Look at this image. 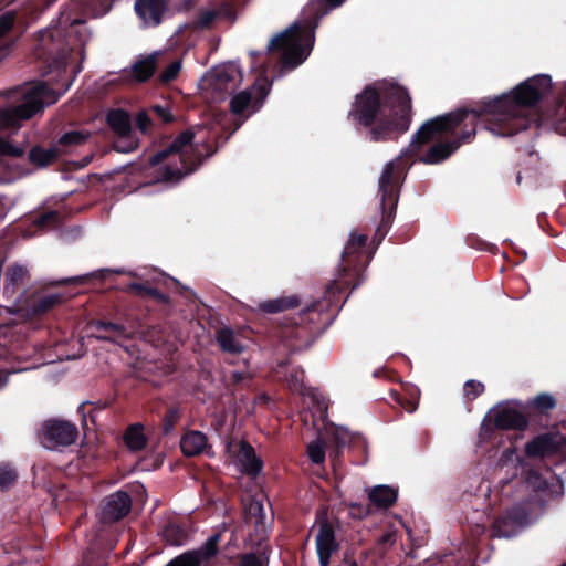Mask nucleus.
I'll return each mask as SVG.
<instances>
[{"mask_svg":"<svg viewBox=\"0 0 566 566\" xmlns=\"http://www.w3.org/2000/svg\"><path fill=\"white\" fill-rule=\"evenodd\" d=\"M87 405H91V402H83L78 407V412L82 413L84 420L86 419L85 407Z\"/></svg>","mask_w":566,"mask_h":566,"instance_id":"57","label":"nucleus"},{"mask_svg":"<svg viewBox=\"0 0 566 566\" xmlns=\"http://www.w3.org/2000/svg\"><path fill=\"white\" fill-rule=\"evenodd\" d=\"M216 339L220 348L230 354H239L243 350V346L235 337L230 327H221L217 331Z\"/></svg>","mask_w":566,"mask_h":566,"instance_id":"28","label":"nucleus"},{"mask_svg":"<svg viewBox=\"0 0 566 566\" xmlns=\"http://www.w3.org/2000/svg\"><path fill=\"white\" fill-rule=\"evenodd\" d=\"M148 284L145 283H138L133 282L128 285V291L135 293L138 296H145L147 291Z\"/></svg>","mask_w":566,"mask_h":566,"instance_id":"53","label":"nucleus"},{"mask_svg":"<svg viewBox=\"0 0 566 566\" xmlns=\"http://www.w3.org/2000/svg\"><path fill=\"white\" fill-rule=\"evenodd\" d=\"M209 85L219 94H232L242 82L241 70L233 63L216 67L210 74Z\"/></svg>","mask_w":566,"mask_h":566,"instance_id":"17","label":"nucleus"},{"mask_svg":"<svg viewBox=\"0 0 566 566\" xmlns=\"http://www.w3.org/2000/svg\"><path fill=\"white\" fill-rule=\"evenodd\" d=\"M348 117L355 124L369 128L371 142L394 140L410 127L411 96L396 81H376L355 96Z\"/></svg>","mask_w":566,"mask_h":566,"instance_id":"2","label":"nucleus"},{"mask_svg":"<svg viewBox=\"0 0 566 566\" xmlns=\"http://www.w3.org/2000/svg\"><path fill=\"white\" fill-rule=\"evenodd\" d=\"M151 125V119L147 113L142 112L136 117V126L143 133L146 134Z\"/></svg>","mask_w":566,"mask_h":566,"instance_id":"51","label":"nucleus"},{"mask_svg":"<svg viewBox=\"0 0 566 566\" xmlns=\"http://www.w3.org/2000/svg\"><path fill=\"white\" fill-rule=\"evenodd\" d=\"M300 305L296 296H284L275 300H269L260 304V308L265 313H279L285 310L295 308Z\"/></svg>","mask_w":566,"mask_h":566,"instance_id":"31","label":"nucleus"},{"mask_svg":"<svg viewBox=\"0 0 566 566\" xmlns=\"http://www.w3.org/2000/svg\"><path fill=\"white\" fill-rule=\"evenodd\" d=\"M325 1L331 8H337L345 2V0H325Z\"/></svg>","mask_w":566,"mask_h":566,"instance_id":"56","label":"nucleus"},{"mask_svg":"<svg viewBox=\"0 0 566 566\" xmlns=\"http://www.w3.org/2000/svg\"><path fill=\"white\" fill-rule=\"evenodd\" d=\"M325 449L326 443L323 440L317 439L315 441H312L307 446V454L311 461L315 464L323 463L325 461Z\"/></svg>","mask_w":566,"mask_h":566,"instance_id":"39","label":"nucleus"},{"mask_svg":"<svg viewBox=\"0 0 566 566\" xmlns=\"http://www.w3.org/2000/svg\"><path fill=\"white\" fill-rule=\"evenodd\" d=\"M130 324L138 325L136 337L151 344H157L163 340V332L159 326H146L138 318H130Z\"/></svg>","mask_w":566,"mask_h":566,"instance_id":"34","label":"nucleus"},{"mask_svg":"<svg viewBox=\"0 0 566 566\" xmlns=\"http://www.w3.org/2000/svg\"><path fill=\"white\" fill-rule=\"evenodd\" d=\"M243 513L245 523L254 525L256 537L254 542L261 546L263 553H266L269 551V544L263 502L256 497H251L244 503Z\"/></svg>","mask_w":566,"mask_h":566,"instance_id":"16","label":"nucleus"},{"mask_svg":"<svg viewBox=\"0 0 566 566\" xmlns=\"http://www.w3.org/2000/svg\"><path fill=\"white\" fill-rule=\"evenodd\" d=\"M18 479L17 470L9 463L0 464V491L9 490Z\"/></svg>","mask_w":566,"mask_h":566,"instance_id":"36","label":"nucleus"},{"mask_svg":"<svg viewBox=\"0 0 566 566\" xmlns=\"http://www.w3.org/2000/svg\"><path fill=\"white\" fill-rule=\"evenodd\" d=\"M63 301L64 296L59 293L43 295L33 302L32 312L34 315L42 316Z\"/></svg>","mask_w":566,"mask_h":566,"instance_id":"32","label":"nucleus"},{"mask_svg":"<svg viewBox=\"0 0 566 566\" xmlns=\"http://www.w3.org/2000/svg\"><path fill=\"white\" fill-rule=\"evenodd\" d=\"M239 458L243 472L251 479L259 476L263 469V461L256 455L254 448L247 441L240 443Z\"/></svg>","mask_w":566,"mask_h":566,"instance_id":"21","label":"nucleus"},{"mask_svg":"<svg viewBox=\"0 0 566 566\" xmlns=\"http://www.w3.org/2000/svg\"><path fill=\"white\" fill-rule=\"evenodd\" d=\"M8 382V373L0 369V388L4 387Z\"/></svg>","mask_w":566,"mask_h":566,"instance_id":"55","label":"nucleus"},{"mask_svg":"<svg viewBox=\"0 0 566 566\" xmlns=\"http://www.w3.org/2000/svg\"><path fill=\"white\" fill-rule=\"evenodd\" d=\"M398 492L389 485H376L368 493V500L378 509H389L397 501Z\"/></svg>","mask_w":566,"mask_h":566,"instance_id":"27","label":"nucleus"},{"mask_svg":"<svg viewBox=\"0 0 566 566\" xmlns=\"http://www.w3.org/2000/svg\"><path fill=\"white\" fill-rule=\"evenodd\" d=\"M552 87V78L538 74L518 84L511 93L484 98L471 107H461L427 120L413 135L408 148L389 161L378 181L380 222L373 237L379 245L389 232L397 211L401 186L415 160L437 165L448 159L476 134L479 120L496 136L507 137L527 130L534 123L525 107L536 106Z\"/></svg>","mask_w":566,"mask_h":566,"instance_id":"1","label":"nucleus"},{"mask_svg":"<svg viewBox=\"0 0 566 566\" xmlns=\"http://www.w3.org/2000/svg\"><path fill=\"white\" fill-rule=\"evenodd\" d=\"M506 520L516 525H523L528 520V513L524 506L517 504L506 510L502 522L505 523Z\"/></svg>","mask_w":566,"mask_h":566,"instance_id":"38","label":"nucleus"},{"mask_svg":"<svg viewBox=\"0 0 566 566\" xmlns=\"http://www.w3.org/2000/svg\"><path fill=\"white\" fill-rule=\"evenodd\" d=\"M106 122L118 137L125 138L132 134L130 116L122 108L109 111L106 116Z\"/></svg>","mask_w":566,"mask_h":566,"instance_id":"25","label":"nucleus"},{"mask_svg":"<svg viewBox=\"0 0 566 566\" xmlns=\"http://www.w3.org/2000/svg\"><path fill=\"white\" fill-rule=\"evenodd\" d=\"M528 427V417L523 409V405L518 401L500 405L493 410V418L486 420L484 418L480 436L483 440H490L494 430H518L524 431Z\"/></svg>","mask_w":566,"mask_h":566,"instance_id":"9","label":"nucleus"},{"mask_svg":"<svg viewBox=\"0 0 566 566\" xmlns=\"http://www.w3.org/2000/svg\"><path fill=\"white\" fill-rule=\"evenodd\" d=\"M556 406L557 401L553 395L548 392H541L533 399H530L523 406V409L530 418L534 415L548 416L551 411L556 408Z\"/></svg>","mask_w":566,"mask_h":566,"instance_id":"22","label":"nucleus"},{"mask_svg":"<svg viewBox=\"0 0 566 566\" xmlns=\"http://www.w3.org/2000/svg\"><path fill=\"white\" fill-rule=\"evenodd\" d=\"M349 566H358V564H357V562H356V560H352V562L349 563Z\"/></svg>","mask_w":566,"mask_h":566,"instance_id":"59","label":"nucleus"},{"mask_svg":"<svg viewBox=\"0 0 566 566\" xmlns=\"http://www.w3.org/2000/svg\"><path fill=\"white\" fill-rule=\"evenodd\" d=\"M124 444L132 452H138L146 448L148 438L144 432V426L139 422L129 424L123 436Z\"/></svg>","mask_w":566,"mask_h":566,"instance_id":"26","label":"nucleus"},{"mask_svg":"<svg viewBox=\"0 0 566 566\" xmlns=\"http://www.w3.org/2000/svg\"><path fill=\"white\" fill-rule=\"evenodd\" d=\"M318 532L315 538L316 553L319 566H329L332 555L339 549V543L335 534V525L325 512L316 516Z\"/></svg>","mask_w":566,"mask_h":566,"instance_id":"12","label":"nucleus"},{"mask_svg":"<svg viewBox=\"0 0 566 566\" xmlns=\"http://www.w3.org/2000/svg\"><path fill=\"white\" fill-rule=\"evenodd\" d=\"M61 150L57 146L44 148L41 145L33 146L28 154L29 163L36 168H45L56 161Z\"/></svg>","mask_w":566,"mask_h":566,"instance_id":"24","label":"nucleus"},{"mask_svg":"<svg viewBox=\"0 0 566 566\" xmlns=\"http://www.w3.org/2000/svg\"><path fill=\"white\" fill-rule=\"evenodd\" d=\"M59 220L60 213L56 210H50L36 216L33 220V224L39 229H44L56 224Z\"/></svg>","mask_w":566,"mask_h":566,"instance_id":"41","label":"nucleus"},{"mask_svg":"<svg viewBox=\"0 0 566 566\" xmlns=\"http://www.w3.org/2000/svg\"><path fill=\"white\" fill-rule=\"evenodd\" d=\"M217 18V13L212 10H205L199 13L196 25L201 29L210 28Z\"/></svg>","mask_w":566,"mask_h":566,"instance_id":"48","label":"nucleus"},{"mask_svg":"<svg viewBox=\"0 0 566 566\" xmlns=\"http://www.w3.org/2000/svg\"><path fill=\"white\" fill-rule=\"evenodd\" d=\"M313 45V35L294 23L271 39L269 52H280L281 70L290 72L301 65L308 56Z\"/></svg>","mask_w":566,"mask_h":566,"instance_id":"6","label":"nucleus"},{"mask_svg":"<svg viewBox=\"0 0 566 566\" xmlns=\"http://www.w3.org/2000/svg\"><path fill=\"white\" fill-rule=\"evenodd\" d=\"M193 138L195 134L191 130L187 129L181 132L168 147H165L151 155L149 164L151 166H157L166 160L170 155L179 154L181 168H172L170 166L165 167L164 178L166 180H179L184 176L196 171L206 158L211 157L217 151V148L207 143L203 145L206 150L205 155H202L198 148H192L191 154L182 153V149L186 146H191Z\"/></svg>","mask_w":566,"mask_h":566,"instance_id":"5","label":"nucleus"},{"mask_svg":"<svg viewBox=\"0 0 566 566\" xmlns=\"http://www.w3.org/2000/svg\"><path fill=\"white\" fill-rule=\"evenodd\" d=\"M223 531L213 533L198 549L188 551L172 558L166 566H200L217 556Z\"/></svg>","mask_w":566,"mask_h":566,"instance_id":"14","label":"nucleus"},{"mask_svg":"<svg viewBox=\"0 0 566 566\" xmlns=\"http://www.w3.org/2000/svg\"><path fill=\"white\" fill-rule=\"evenodd\" d=\"M90 276H97L96 273H92L90 275H85V276H77V277H72V279H66V280H63L62 282H60L61 284H66L69 282H85L87 281V279Z\"/></svg>","mask_w":566,"mask_h":566,"instance_id":"54","label":"nucleus"},{"mask_svg":"<svg viewBox=\"0 0 566 566\" xmlns=\"http://www.w3.org/2000/svg\"><path fill=\"white\" fill-rule=\"evenodd\" d=\"M416 408H417V406H415V405H413V406L409 409V411H415V410H416Z\"/></svg>","mask_w":566,"mask_h":566,"instance_id":"60","label":"nucleus"},{"mask_svg":"<svg viewBox=\"0 0 566 566\" xmlns=\"http://www.w3.org/2000/svg\"><path fill=\"white\" fill-rule=\"evenodd\" d=\"M181 69V62L180 61H174L171 62L161 73H160V81L164 83H169L177 78L179 72Z\"/></svg>","mask_w":566,"mask_h":566,"instance_id":"45","label":"nucleus"},{"mask_svg":"<svg viewBox=\"0 0 566 566\" xmlns=\"http://www.w3.org/2000/svg\"><path fill=\"white\" fill-rule=\"evenodd\" d=\"M27 274H28V271L22 265H19V264L9 265L7 268L6 274H4V287L7 289L9 284L12 286L21 285L23 283Z\"/></svg>","mask_w":566,"mask_h":566,"instance_id":"35","label":"nucleus"},{"mask_svg":"<svg viewBox=\"0 0 566 566\" xmlns=\"http://www.w3.org/2000/svg\"><path fill=\"white\" fill-rule=\"evenodd\" d=\"M17 13L13 10L0 14V39L6 36L14 27Z\"/></svg>","mask_w":566,"mask_h":566,"instance_id":"43","label":"nucleus"},{"mask_svg":"<svg viewBox=\"0 0 566 566\" xmlns=\"http://www.w3.org/2000/svg\"><path fill=\"white\" fill-rule=\"evenodd\" d=\"M366 234L352 233L342 255L336 277L331 281L324 296L303 308L295 318L296 328H306L311 334L325 332L336 318L344 302L342 293L357 289L364 281V272L371 255L366 253Z\"/></svg>","mask_w":566,"mask_h":566,"instance_id":"3","label":"nucleus"},{"mask_svg":"<svg viewBox=\"0 0 566 566\" xmlns=\"http://www.w3.org/2000/svg\"><path fill=\"white\" fill-rule=\"evenodd\" d=\"M78 437L77 427L62 419L45 420L39 433L41 444L50 450L70 447Z\"/></svg>","mask_w":566,"mask_h":566,"instance_id":"11","label":"nucleus"},{"mask_svg":"<svg viewBox=\"0 0 566 566\" xmlns=\"http://www.w3.org/2000/svg\"><path fill=\"white\" fill-rule=\"evenodd\" d=\"M525 480L536 491H544L548 486L546 479L535 469H530L526 472Z\"/></svg>","mask_w":566,"mask_h":566,"instance_id":"42","label":"nucleus"},{"mask_svg":"<svg viewBox=\"0 0 566 566\" xmlns=\"http://www.w3.org/2000/svg\"><path fill=\"white\" fill-rule=\"evenodd\" d=\"M251 546L256 547V553L243 554L239 560L238 566H268L271 547L269 546V551L263 553L261 551V546L256 542L253 539H251Z\"/></svg>","mask_w":566,"mask_h":566,"instance_id":"33","label":"nucleus"},{"mask_svg":"<svg viewBox=\"0 0 566 566\" xmlns=\"http://www.w3.org/2000/svg\"><path fill=\"white\" fill-rule=\"evenodd\" d=\"M180 413L178 408L170 407L166 410L163 418V431L164 433H169L179 421Z\"/></svg>","mask_w":566,"mask_h":566,"instance_id":"44","label":"nucleus"},{"mask_svg":"<svg viewBox=\"0 0 566 566\" xmlns=\"http://www.w3.org/2000/svg\"><path fill=\"white\" fill-rule=\"evenodd\" d=\"M208 443L207 436L197 430L186 432L180 440V449L184 455L190 458L203 452Z\"/></svg>","mask_w":566,"mask_h":566,"instance_id":"23","label":"nucleus"},{"mask_svg":"<svg viewBox=\"0 0 566 566\" xmlns=\"http://www.w3.org/2000/svg\"><path fill=\"white\" fill-rule=\"evenodd\" d=\"M560 566H566V562L564 564H562Z\"/></svg>","mask_w":566,"mask_h":566,"instance_id":"61","label":"nucleus"},{"mask_svg":"<svg viewBox=\"0 0 566 566\" xmlns=\"http://www.w3.org/2000/svg\"><path fill=\"white\" fill-rule=\"evenodd\" d=\"M271 87L272 82L265 75H260L253 85L231 97L229 109L238 120L237 128L262 108Z\"/></svg>","mask_w":566,"mask_h":566,"instance_id":"8","label":"nucleus"},{"mask_svg":"<svg viewBox=\"0 0 566 566\" xmlns=\"http://www.w3.org/2000/svg\"><path fill=\"white\" fill-rule=\"evenodd\" d=\"M156 71V57L154 55H149L139 60L132 66V76L137 82H146L148 81Z\"/></svg>","mask_w":566,"mask_h":566,"instance_id":"30","label":"nucleus"},{"mask_svg":"<svg viewBox=\"0 0 566 566\" xmlns=\"http://www.w3.org/2000/svg\"><path fill=\"white\" fill-rule=\"evenodd\" d=\"M273 377L285 384L290 390L302 392L304 388V371L298 366H290L287 360L280 361L273 369Z\"/></svg>","mask_w":566,"mask_h":566,"instance_id":"18","label":"nucleus"},{"mask_svg":"<svg viewBox=\"0 0 566 566\" xmlns=\"http://www.w3.org/2000/svg\"><path fill=\"white\" fill-rule=\"evenodd\" d=\"M163 539L172 546H181L188 539V532L186 528L175 522L167 523L161 531Z\"/></svg>","mask_w":566,"mask_h":566,"instance_id":"29","label":"nucleus"},{"mask_svg":"<svg viewBox=\"0 0 566 566\" xmlns=\"http://www.w3.org/2000/svg\"><path fill=\"white\" fill-rule=\"evenodd\" d=\"M36 55L42 60V74L61 77L66 73L67 59L73 48L66 42L60 28H49L39 32Z\"/></svg>","mask_w":566,"mask_h":566,"instance_id":"7","label":"nucleus"},{"mask_svg":"<svg viewBox=\"0 0 566 566\" xmlns=\"http://www.w3.org/2000/svg\"><path fill=\"white\" fill-rule=\"evenodd\" d=\"M132 510V497L128 492L119 490L107 495L102 502L101 521L113 524L123 520Z\"/></svg>","mask_w":566,"mask_h":566,"instance_id":"15","label":"nucleus"},{"mask_svg":"<svg viewBox=\"0 0 566 566\" xmlns=\"http://www.w3.org/2000/svg\"><path fill=\"white\" fill-rule=\"evenodd\" d=\"M396 542V532L388 531L381 534L378 539L377 544L384 548L391 546Z\"/></svg>","mask_w":566,"mask_h":566,"instance_id":"52","label":"nucleus"},{"mask_svg":"<svg viewBox=\"0 0 566 566\" xmlns=\"http://www.w3.org/2000/svg\"><path fill=\"white\" fill-rule=\"evenodd\" d=\"M137 146L138 143L132 138V134L125 138L118 137V140L114 145L115 149L120 153H130L135 150Z\"/></svg>","mask_w":566,"mask_h":566,"instance_id":"47","label":"nucleus"},{"mask_svg":"<svg viewBox=\"0 0 566 566\" xmlns=\"http://www.w3.org/2000/svg\"><path fill=\"white\" fill-rule=\"evenodd\" d=\"M166 6V0H136L135 12L144 22L150 21L158 25L161 23Z\"/></svg>","mask_w":566,"mask_h":566,"instance_id":"20","label":"nucleus"},{"mask_svg":"<svg viewBox=\"0 0 566 566\" xmlns=\"http://www.w3.org/2000/svg\"><path fill=\"white\" fill-rule=\"evenodd\" d=\"M485 390V386L483 382L474 379H470L464 382L463 392L464 397L469 401H473L479 396H481Z\"/></svg>","mask_w":566,"mask_h":566,"instance_id":"40","label":"nucleus"},{"mask_svg":"<svg viewBox=\"0 0 566 566\" xmlns=\"http://www.w3.org/2000/svg\"><path fill=\"white\" fill-rule=\"evenodd\" d=\"M150 109H151L153 114L155 115V117L165 124L171 123L174 120V115L171 114L169 108L166 106L154 105V106H151Z\"/></svg>","mask_w":566,"mask_h":566,"instance_id":"49","label":"nucleus"},{"mask_svg":"<svg viewBox=\"0 0 566 566\" xmlns=\"http://www.w3.org/2000/svg\"><path fill=\"white\" fill-rule=\"evenodd\" d=\"M87 135L78 132V130H71L65 134H63L55 146H60L64 149L72 147V146H78L86 142Z\"/></svg>","mask_w":566,"mask_h":566,"instance_id":"37","label":"nucleus"},{"mask_svg":"<svg viewBox=\"0 0 566 566\" xmlns=\"http://www.w3.org/2000/svg\"><path fill=\"white\" fill-rule=\"evenodd\" d=\"M333 441L335 443V448L331 450L329 457L334 463L339 461L345 447L357 448L363 451L367 448L366 441L361 436L350 433L343 428L336 429L333 433Z\"/></svg>","mask_w":566,"mask_h":566,"instance_id":"19","label":"nucleus"},{"mask_svg":"<svg viewBox=\"0 0 566 566\" xmlns=\"http://www.w3.org/2000/svg\"><path fill=\"white\" fill-rule=\"evenodd\" d=\"M252 380V375L249 371H232L230 374V382L234 387H248Z\"/></svg>","mask_w":566,"mask_h":566,"instance_id":"46","label":"nucleus"},{"mask_svg":"<svg viewBox=\"0 0 566 566\" xmlns=\"http://www.w3.org/2000/svg\"><path fill=\"white\" fill-rule=\"evenodd\" d=\"M88 416H90V418L92 419V421H94V410H91V411L88 412Z\"/></svg>","mask_w":566,"mask_h":566,"instance_id":"58","label":"nucleus"},{"mask_svg":"<svg viewBox=\"0 0 566 566\" xmlns=\"http://www.w3.org/2000/svg\"><path fill=\"white\" fill-rule=\"evenodd\" d=\"M145 296L154 298L161 304H168L170 302V297L168 294L150 285H148Z\"/></svg>","mask_w":566,"mask_h":566,"instance_id":"50","label":"nucleus"},{"mask_svg":"<svg viewBox=\"0 0 566 566\" xmlns=\"http://www.w3.org/2000/svg\"><path fill=\"white\" fill-rule=\"evenodd\" d=\"M71 83L61 88H51L46 83L36 85L25 93L17 105L0 108V130L17 129L23 120L30 119L36 113L42 112L45 105H51L69 90ZM24 155V148L10 143L0 135V165L4 157L19 158Z\"/></svg>","mask_w":566,"mask_h":566,"instance_id":"4","label":"nucleus"},{"mask_svg":"<svg viewBox=\"0 0 566 566\" xmlns=\"http://www.w3.org/2000/svg\"><path fill=\"white\" fill-rule=\"evenodd\" d=\"M88 327L95 331L96 339L119 344V340H130L136 338L138 329L137 324H130L127 317L125 323L112 322L108 319H93L88 323Z\"/></svg>","mask_w":566,"mask_h":566,"instance_id":"13","label":"nucleus"},{"mask_svg":"<svg viewBox=\"0 0 566 566\" xmlns=\"http://www.w3.org/2000/svg\"><path fill=\"white\" fill-rule=\"evenodd\" d=\"M566 436L559 432H544L526 442L524 452L530 459H566Z\"/></svg>","mask_w":566,"mask_h":566,"instance_id":"10","label":"nucleus"}]
</instances>
